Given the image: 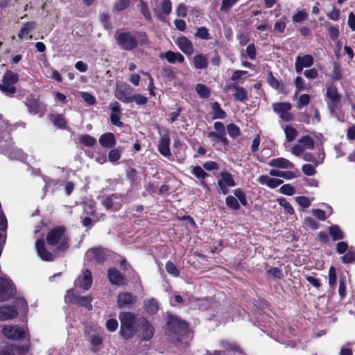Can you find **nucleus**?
Returning a JSON list of instances; mask_svg holds the SVG:
<instances>
[{
	"mask_svg": "<svg viewBox=\"0 0 355 355\" xmlns=\"http://www.w3.org/2000/svg\"><path fill=\"white\" fill-rule=\"evenodd\" d=\"M269 174L273 177H280L286 180H291L295 178V175L293 171H282L276 169H272L269 171Z\"/></svg>",
	"mask_w": 355,
	"mask_h": 355,
	"instance_id": "37",
	"label": "nucleus"
},
{
	"mask_svg": "<svg viewBox=\"0 0 355 355\" xmlns=\"http://www.w3.org/2000/svg\"><path fill=\"white\" fill-rule=\"evenodd\" d=\"M328 232L333 241H339L344 239V233L337 225H332L328 228Z\"/></svg>",
	"mask_w": 355,
	"mask_h": 355,
	"instance_id": "35",
	"label": "nucleus"
},
{
	"mask_svg": "<svg viewBox=\"0 0 355 355\" xmlns=\"http://www.w3.org/2000/svg\"><path fill=\"white\" fill-rule=\"evenodd\" d=\"M196 37L205 40H208L211 38L209 30L205 26H201L197 29Z\"/></svg>",
	"mask_w": 355,
	"mask_h": 355,
	"instance_id": "54",
	"label": "nucleus"
},
{
	"mask_svg": "<svg viewBox=\"0 0 355 355\" xmlns=\"http://www.w3.org/2000/svg\"><path fill=\"white\" fill-rule=\"evenodd\" d=\"M233 192L236 198L239 200L243 206H246L248 205L246 194L241 188L234 189Z\"/></svg>",
	"mask_w": 355,
	"mask_h": 355,
	"instance_id": "49",
	"label": "nucleus"
},
{
	"mask_svg": "<svg viewBox=\"0 0 355 355\" xmlns=\"http://www.w3.org/2000/svg\"><path fill=\"white\" fill-rule=\"evenodd\" d=\"M313 276L306 275H304V277L306 280L309 283H310L313 287L318 289L322 286L320 280L315 277L316 275L315 272H313Z\"/></svg>",
	"mask_w": 355,
	"mask_h": 355,
	"instance_id": "56",
	"label": "nucleus"
},
{
	"mask_svg": "<svg viewBox=\"0 0 355 355\" xmlns=\"http://www.w3.org/2000/svg\"><path fill=\"white\" fill-rule=\"evenodd\" d=\"M101 146L103 148H112L116 144V139L112 132H106L101 135L98 139Z\"/></svg>",
	"mask_w": 355,
	"mask_h": 355,
	"instance_id": "22",
	"label": "nucleus"
},
{
	"mask_svg": "<svg viewBox=\"0 0 355 355\" xmlns=\"http://www.w3.org/2000/svg\"><path fill=\"white\" fill-rule=\"evenodd\" d=\"M161 75L164 81H172L176 78L175 68L171 66L163 67Z\"/></svg>",
	"mask_w": 355,
	"mask_h": 355,
	"instance_id": "34",
	"label": "nucleus"
},
{
	"mask_svg": "<svg viewBox=\"0 0 355 355\" xmlns=\"http://www.w3.org/2000/svg\"><path fill=\"white\" fill-rule=\"evenodd\" d=\"M164 331L166 336L180 341L182 338L188 336L189 324L180 317L171 313H167Z\"/></svg>",
	"mask_w": 355,
	"mask_h": 355,
	"instance_id": "2",
	"label": "nucleus"
},
{
	"mask_svg": "<svg viewBox=\"0 0 355 355\" xmlns=\"http://www.w3.org/2000/svg\"><path fill=\"white\" fill-rule=\"evenodd\" d=\"M284 132L287 141H293L297 135V130L291 125H286L284 128Z\"/></svg>",
	"mask_w": 355,
	"mask_h": 355,
	"instance_id": "42",
	"label": "nucleus"
},
{
	"mask_svg": "<svg viewBox=\"0 0 355 355\" xmlns=\"http://www.w3.org/2000/svg\"><path fill=\"white\" fill-rule=\"evenodd\" d=\"M3 334L13 340H23L26 338V331L23 327L17 325H5L2 329Z\"/></svg>",
	"mask_w": 355,
	"mask_h": 355,
	"instance_id": "8",
	"label": "nucleus"
},
{
	"mask_svg": "<svg viewBox=\"0 0 355 355\" xmlns=\"http://www.w3.org/2000/svg\"><path fill=\"white\" fill-rule=\"evenodd\" d=\"M66 227L62 225L51 229L46 234V243L51 246H56V251L64 252L69 248L70 239L66 233Z\"/></svg>",
	"mask_w": 355,
	"mask_h": 355,
	"instance_id": "3",
	"label": "nucleus"
},
{
	"mask_svg": "<svg viewBox=\"0 0 355 355\" xmlns=\"http://www.w3.org/2000/svg\"><path fill=\"white\" fill-rule=\"evenodd\" d=\"M192 174L200 180V185L208 189V185L204 181V180L209 176V174L206 173L200 166H196L193 168Z\"/></svg>",
	"mask_w": 355,
	"mask_h": 355,
	"instance_id": "31",
	"label": "nucleus"
},
{
	"mask_svg": "<svg viewBox=\"0 0 355 355\" xmlns=\"http://www.w3.org/2000/svg\"><path fill=\"white\" fill-rule=\"evenodd\" d=\"M279 192L284 195L292 196L295 193V189L291 184H285L280 187Z\"/></svg>",
	"mask_w": 355,
	"mask_h": 355,
	"instance_id": "61",
	"label": "nucleus"
},
{
	"mask_svg": "<svg viewBox=\"0 0 355 355\" xmlns=\"http://www.w3.org/2000/svg\"><path fill=\"white\" fill-rule=\"evenodd\" d=\"M166 270L168 274L173 277H177L180 275V270L176 267L175 264L171 261H168L166 263Z\"/></svg>",
	"mask_w": 355,
	"mask_h": 355,
	"instance_id": "51",
	"label": "nucleus"
},
{
	"mask_svg": "<svg viewBox=\"0 0 355 355\" xmlns=\"http://www.w3.org/2000/svg\"><path fill=\"white\" fill-rule=\"evenodd\" d=\"M19 75L10 70H7L2 78L0 90L8 96H12L16 92L15 85L19 81Z\"/></svg>",
	"mask_w": 355,
	"mask_h": 355,
	"instance_id": "5",
	"label": "nucleus"
},
{
	"mask_svg": "<svg viewBox=\"0 0 355 355\" xmlns=\"http://www.w3.org/2000/svg\"><path fill=\"white\" fill-rule=\"evenodd\" d=\"M257 181L261 184H266L271 189H275L279 185L282 184L284 182L281 179L270 178L268 175H261L258 178Z\"/></svg>",
	"mask_w": 355,
	"mask_h": 355,
	"instance_id": "28",
	"label": "nucleus"
},
{
	"mask_svg": "<svg viewBox=\"0 0 355 355\" xmlns=\"http://www.w3.org/2000/svg\"><path fill=\"white\" fill-rule=\"evenodd\" d=\"M121 115L122 113H111L110 116L111 123L116 127H123L124 123L120 120Z\"/></svg>",
	"mask_w": 355,
	"mask_h": 355,
	"instance_id": "53",
	"label": "nucleus"
},
{
	"mask_svg": "<svg viewBox=\"0 0 355 355\" xmlns=\"http://www.w3.org/2000/svg\"><path fill=\"white\" fill-rule=\"evenodd\" d=\"M79 141L85 147H93L96 144V139L87 134L80 135Z\"/></svg>",
	"mask_w": 355,
	"mask_h": 355,
	"instance_id": "39",
	"label": "nucleus"
},
{
	"mask_svg": "<svg viewBox=\"0 0 355 355\" xmlns=\"http://www.w3.org/2000/svg\"><path fill=\"white\" fill-rule=\"evenodd\" d=\"M138 331L141 332V339L144 340H150L155 333L153 326L144 317L137 319Z\"/></svg>",
	"mask_w": 355,
	"mask_h": 355,
	"instance_id": "10",
	"label": "nucleus"
},
{
	"mask_svg": "<svg viewBox=\"0 0 355 355\" xmlns=\"http://www.w3.org/2000/svg\"><path fill=\"white\" fill-rule=\"evenodd\" d=\"M268 164L277 168H294V164L288 159L284 157H277L270 159Z\"/></svg>",
	"mask_w": 355,
	"mask_h": 355,
	"instance_id": "23",
	"label": "nucleus"
},
{
	"mask_svg": "<svg viewBox=\"0 0 355 355\" xmlns=\"http://www.w3.org/2000/svg\"><path fill=\"white\" fill-rule=\"evenodd\" d=\"M273 111L281 116L286 111L291 110L292 105L289 102H278L272 104Z\"/></svg>",
	"mask_w": 355,
	"mask_h": 355,
	"instance_id": "33",
	"label": "nucleus"
},
{
	"mask_svg": "<svg viewBox=\"0 0 355 355\" xmlns=\"http://www.w3.org/2000/svg\"><path fill=\"white\" fill-rule=\"evenodd\" d=\"M144 308L149 315H153L157 313L159 307L157 300L151 297L144 301Z\"/></svg>",
	"mask_w": 355,
	"mask_h": 355,
	"instance_id": "27",
	"label": "nucleus"
},
{
	"mask_svg": "<svg viewBox=\"0 0 355 355\" xmlns=\"http://www.w3.org/2000/svg\"><path fill=\"white\" fill-rule=\"evenodd\" d=\"M80 295L73 288L69 289L64 296L65 302L67 303L76 304L80 298Z\"/></svg>",
	"mask_w": 355,
	"mask_h": 355,
	"instance_id": "38",
	"label": "nucleus"
},
{
	"mask_svg": "<svg viewBox=\"0 0 355 355\" xmlns=\"http://www.w3.org/2000/svg\"><path fill=\"white\" fill-rule=\"evenodd\" d=\"M267 274H270L274 278L282 279L284 277L282 270L278 267H273L266 271Z\"/></svg>",
	"mask_w": 355,
	"mask_h": 355,
	"instance_id": "59",
	"label": "nucleus"
},
{
	"mask_svg": "<svg viewBox=\"0 0 355 355\" xmlns=\"http://www.w3.org/2000/svg\"><path fill=\"white\" fill-rule=\"evenodd\" d=\"M311 101V96L309 94H302L298 100L297 104V108L301 109L303 107L307 105Z\"/></svg>",
	"mask_w": 355,
	"mask_h": 355,
	"instance_id": "57",
	"label": "nucleus"
},
{
	"mask_svg": "<svg viewBox=\"0 0 355 355\" xmlns=\"http://www.w3.org/2000/svg\"><path fill=\"white\" fill-rule=\"evenodd\" d=\"M331 78L335 81L340 80L343 78L340 66L337 63L334 65Z\"/></svg>",
	"mask_w": 355,
	"mask_h": 355,
	"instance_id": "62",
	"label": "nucleus"
},
{
	"mask_svg": "<svg viewBox=\"0 0 355 355\" xmlns=\"http://www.w3.org/2000/svg\"><path fill=\"white\" fill-rule=\"evenodd\" d=\"M86 256L91 261L103 264L107 259V249L101 246L92 248L87 250Z\"/></svg>",
	"mask_w": 355,
	"mask_h": 355,
	"instance_id": "12",
	"label": "nucleus"
},
{
	"mask_svg": "<svg viewBox=\"0 0 355 355\" xmlns=\"http://www.w3.org/2000/svg\"><path fill=\"white\" fill-rule=\"evenodd\" d=\"M327 98L329 100L327 103L329 109L334 112L338 107L341 101V94L338 93V88L334 85H331L327 87L325 94Z\"/></svg>",
	"mask_w": 355,
	"mask_h": 355,
	"instance_id": "9",
	"label": "nucleus"
},
{
	"mask_svg": "<svg viewBox=\"0 0 355 355\" xmlns=\"http://www.w3.org/2000/svg\"><path fill=\"white\" fill-rule=\"evenodd\" d=\"M107 278L111 284L124 286L128 284V279L116 268L110 267L107 270Z\"/></svg>",
	"mask_w": 355,
	"mask_h": 355,
	"instance_id": "13",
	"label": "nucleus"
},
{
	"mask_svg": "<svg viewBox=\"0 0 355 355\" xmlns=\"http://www.w3.org/2000/svg\"><path fill=\"white\" fill-rule=\"evenodd\" d=\"M337 276L336 268L334 266H331L329 270V284L330 287L333 288L336 283Z\"/></svg>",
	"mask_w": 355,
	"mask_h": 355,
	"instance_id": "63",
	"label": "nucleus"
},
{
	"mask_svg": "<svg viewBox=\"0 0 355 355\" xmlns=\"http://www.w3.org/2000/svg\"><path fill=\"white\" fill-rule=\"evenodd\" d=\"M193 67L196 69H205L208 67V60L202 53H199L193 57Z\"/></svg>",
	"mask_w": 355,
	"mask_h": 355,
	"instance_id": "30",
	"label": "nucleus"
},
{
	"mask_svg": "<svg viewBox=\"0 0 355 355\" xmlns=\"http://www.w3.org/2000/svg\"><path fill=\"white\" fill-rule=\"evenodd\" d=\"M116 44L121 50L131 51L140 45L148 44V35L144 31H137L135 33L130 31H116L114 35Z\"/></svg>",
	"mask_w": 355,
	"mask_h": 355,
	"instance_id": "1",
	"label": "nucleus"
},
{
	"mask_svg": "<svg viewBox=\"0 0 355 355\" xmlns=\"http://www.w3.org/2000/svg\"><path fill=\"white\" fill-rule=\"evenodd\" d=\"M92 282L93 279L91 271L89 269H85L83 272V277L80 276L76 279L75 284L87 291L91 288Z\"/></svg>",
	"mask_w": 355,
	"mask_h": 355,
	"instance_id": "19",
	"label": "nucleus"
},
{
	"mask_svg": "<svg viewBox=\"0 0 355 355\" xmlns=\"http://www.w3.org/2000/svg\"><path fill=\"white\" fill-rule=\"evenodd\" d=\"M196 92L202 98H208L211 95L210 89L207 85L201 83L196 85Z\"/></svg>",
	"mask_w": 355,
	"mask_h": 355,
	"instance_id": "41",
	"label": "nucleus"
},
{
	"mask_svg": "<svg viewBox=\"0 0 355 355\" xmlns=\"http://www.w3.org/2000/svg\"><path fill=\"white\" fill-rule=\"evenodd\" d=\"M25 105L32 114H39L42 116L46 112V105L41 103L38 98H35L33 94H30L26 98Z\"/></svg>",
	"mask_w": 355,
	"mask_h": 355,
	"instance_id": "6",
	"label": "nucleus"
},
{
	"mask_svg": "<svg viewBox=\"0 0 355 355\" xmlns=\"http://www.w3.org/2000/svg\"><path fill=\"white\" fill-rule=\"evenodd\" d=\"M130 100L131 103L135 102L139 105H145L148 102V98L141 94H135L132 95Z\"/></svg>",
	"mask_w": 355,
	"mask_h": 355,
	"instance_id": "58",
	"label": "nucleus"
},
{
	"mask_svg": "<svg viewBox=\"0 0 355 355\" xmlns=\"http://www.w3.org/2000/svg\"><path fill=\"white\" fill-rule=\"evenodd\" d=\"M35 26L36 23L35 21H27L24 24L18 34L19 38L22 39L25 35H28L32 30H33Z\"/></svg>",
	"mask_w": 355,
	"mask_h": 355,
	"instance_id": "40",
	"label": "nucleus"
},
{
	"mask_svg": "<svg viewBox=\"0 0 355 355\" xmlns=\"http://www.w3.org/2000/svg\"><path fill=\"white\" fill-rule=\"evenodd\" d=\"M35 247L38 256L41 259L46 261H52L53 260V255L46 250L43 239H37L35 242Z\"/></svg>",
	"mask_w": 355,
	"mask_h": 355,
	"instance_id": "21",
	"label": "nucleus"
},
{
	"mask_svg": "<svg viewBox=\"0 0 355 355\" xmlns=\"http://www.w3.org/2000/svg\"><path fill=\"white\" fill-rule=\"evenodd\" d=\"M298 142L307 149H313L314 148V141L309 135L302 136L299 139Z\"/></svg>",
	"mask_w": 355,
	"mask_h": 355,
	"instance_id": "50",
	"label": "nucleus"
},
{
	"mask_svg": "<svg viewBox=\"0 0 355 355\" xmlns=\"http://www.w3.org/2000/svg\"><path fill=\"white\" fill-rule=\"evenodd\" d=\"M135 302L136 297L130 292L120 293L117 296V306L120 309L130 306Z\"/></svg>",
	"mask_w": 355,
	"mask_h": 355,
	"instance_id": "17",
	"label": "nucleus"
},
{
	"mask_svg": "<svg viewBox=\"0 0 355 355\" xmlns=\"http://www.w3.org/2000/svg\"><path fill=\"white\" fill-rule=\"evenodd\" d=\"M110 150L108 152L107 157L110 162L115 163L118 162L121 157L123 150V147L119 146L116 148H110Z\"/></svg>",
	"mask_w": 355,
	"mask_h": 355,
	"instance_id": "36",
	"label": "nucleus"
},
{
	"mask_svg": "<svg viewBox=\"0 0 355 355\" xmlns=\"http://www.w3.org/2000/svg\"><path fill=\"white\" fill-rule=\"evenodd\" d=\"M102 344L103 339L98 336H94L91 340L92 350L94 352L98 351V347Z\"/></svg>",
	"mask_w": 355,
	"mask_h": 355,
	"instance_id": "64",
	"label": "nucleus"
},
{
	"mask_svg": "<svg viewBox=\"0 0 355 355\" xmlns=\"http://www.w3.org/2000/svg\"><path fill=\"white\" fill-rule=\"evenodd\" d=\"M214 127L216 131H220V133L214 134L212 135L218 137L220 142H221L224 146H229L230 141L226 137L227 132L223 123L220 121H216L214 123Z\"/></svg>",
	"mask_w": 355,
	"mask_h": 355,
	"instance_id": "24",
	"label": "nucleus"
},
{
	"mask_svg": "<svg viewBox=\"0 0 355 355\" xmlns=\"http://www.w3.org/2000/svg\"><path fill=\"white\" fill-rule=\"evenodd\" d=\"M225 204L228 208L234 211H237L241 208L238 200L236 198V197L232 196H228L226 197Z\"/></svg>",
	"mask_w": 355,
	"mask_h": 355,
	"instance_id": "43",
	"label": "nucleus"
},
{
	"mask_svg": "<svg viewBox=\"0 0 355 355\" xmlns=\"http://www.w3.org/2000/svg\"><path fill=\"white\" fill-rule=\"evenodd\" d=\"M170 144L171 139L168 134H164L160 137L157 145V150L162 156L168 157L171 155Z\"/></svg>",
	"mask_w": 355,
	"mask_h": 355,
	"instance_id": "15",
	"label": "nucleus"
},
{
	"mask_svg": "<svg viewBox=\"0 0 355 355\" xmlns=\"http://www.w3.org/2000/svg\"><path fill=\"white\" fill-rule=\"evenodd\" d=\"M131 87L128 84H124L116 88L115 96L123 103H131Z\"/></svg>",
	"mask_w": 355,
	"mask_h": 355,
	"instance_id": "16",
	"label": "nucleus"
},
{
	"mask_svg": "<svg viewBox=\"0 0 355 355\" xmlns=\"http://www.w3.org/2000/svg\"><path fill=\"white\" fill-rule=\"evenodd\" d=\"M314 63L313 57L310 54L303 56L297 55L295 58V70L296 73H300L304 68L311 67Z\"/></svg>",
	"mask_w": 355,
	"mask_h": 355,
	"instance_id": "14",
	"label": "nucleus"
},
{
	"mask_svg": "<svg viewBox=\"0 0 355 355\" xmlns=\"http://www.w3.org/2000/svg\"><path fill=\"white\" fill-rule=\"evenodd\" d=\"M303 226L306 229L317 230L319 227V223L312 217H306L303 222Z\"/></svg>",
	"mask_w": 355,
	"mask_h": 355,
	"instance_id": "47",
	"label": "nucleus"
},
{
	"mask_svg": "<svg viewBox=\"0 0 355 355\" xmlns=\"http://www.w3.org/2000/svg\"><path fill=\"white\" fill-rule=\"evenodd\" d=\"M15 288L10 279L0 277V302L9 300L15 294Z\"/></svg>",
	"mask_w": 355,
	"mask_h": 355,
	"instance_id": "7",
	"label": "nucleus"
},
{
	"mask_svg": "<svg viewBox=\"0 0 355 355\" xmlns=\"http://www.w3.org/2000/svg\"><path fill=\"white\" fill-rule=\"evenodd\" d=\"M211 119L213 120L215 119H224L227 116V114L225 110H223L219 103L214 102L211 104Z\"/></svg>",
	"mask_w": 355,
	"mask_h": 355,
	"instance_id": "29",
	"label": "nucleus"
},
{
	"mask_svg": "<svg viewBox=\"0 0 355 355\" xmlns=\"http://www.w3.org/2000/svg\"><path fill=\"white\" fill-rule=\"evenodd\" d=\"M221 179H219L217 182L218 184V192L226 195L229 192L228 187H234L236 182L229 172H222L220 173Z\"/></svg>",
	"mask_w": 355,
	"mask_h": 355,
	"instance_id": "11",
	"label": "nucleus"
},
{
	"mask_svg": "<svg viewBox=\"0 0 355 355\" xmlns=\"http://www.w3.org/2000/svg\"><path fill=\"white\" fill-rule=\"evenodd\" d=\"M92 297L90 295L87 296H80L78 301L76 304H78L81 306L87 308L88 310L92 309Z\"/></svg>",
	"mask_w": 355,
	"mask_h": 355,
	"instance_id": "45",
	"label": "nucleus"
},
{
	"mask_svg": "<svg viewBox=\"0 0 355 355\" xmlns=\"http://www.w3.org/2000/svg\"><path fill=\"white\" fill-rule=\"evenodd\" d=\"M294 84L296 88L294 96L296 97L300 92L304 90L306 88L304 79L301 76H297L295 78Z\"/></svg>",
	"mask_w": 355,
	"mask_h": 355,
	"instance_id": "52",
	"label": "nucleus"
},
{
	"mask_svg": "<svg viewBox=\"0 0 355 355\" xmlns=\"http://www.w3.org/2000/svg\"><path fill=\"white\" fill-rule=\"evenodd\" d=\"M227 131L230 137L235 139L241 135L240 128L234 123H230L227 125Z\"/></svg>",
	"mask_w": 355,
	"mask_h": 355,
	"instance_id": "46",
	"label": "nucleus"
},
{
	"mask_svg": "<svg viewBox=\"0 0 355 355\" xmlns=\"http://www.w3.org/2000/svg\"><path fill=\"white\" fill-rule=\"evenodd\" d=\"M277 200L279 205L284 207L286 214L292 215L295 213L293 207L285 198L280 197Z\"/></svg>",
	"mask_w": 355,
	"mask_h": 355,
	"instance_id": "44",
	"label": "nucleus"
},
{
	"mask_svg": "<svg viewBox=\"0 0 355 355\" xmlns=\"http://www.w3.org/2000/svg\"><path fill=\"white\" fill-rule=\"evenodd\" d=\"M176 44L187 55H191L194 52V48L192 42L185 36H180L177 39Z\"/></svg>",
	"mask_w": 355,
	"mask_h": 355,
	"instance_id": "20",
	"label": "nucleus"
},
{
	"mask_svg": "<svg viewBox=\"0 0 355 355\" xmlns=\"http://www.w3.org/2000/svg\"><path fill=\"white\" fill-rule=\"evenodd\" d=\"M159 57L165 58L171 64L183 63L184 62V57L180 53H175L172 51H168L164 55L160 54Z\"/></svg>",
	"mask_w": 355,
	"mask_h": 355,
	"instance_id": "25",
	"label": "nucleus"
},
{
	"mask_svg": "<svg viewBox=\"0 0 355 355\" xmlns=\"http://www.w3.org/2000/svg\"><path fill=\"white\" fill-rule=\"evenodd\" d=\"M222 347L224 348V349L229 352H241V348L235 343H229L227 341L222 342L221 343Z\"/></svg>",
	"mask_w": 355,
	"mask_h": 355,
	"instance_id": "48",
	"label": "nucleus"
},
{
	"mask_svg": "<svg viewBox=\"0 0 355 355\" xmlns=\"http://www.w3.org/2000/svg\"><path fill=\"white\" fill-rule=\"evenodd\" d=\"M49 119L54 126L60 129H65L67 126V122L62 114H51Z\"/></svg>",
	"mask_w": 355,
	"mask_h": 355,
	"instance_id": "26",
	"label": "nucleus"
},
{
	"mask_svg": "<svg viewBox=\"0 0 355 355\" xmlns=\"http://www.w3.org/2000/svg\"><path fill=\"white\" fill-rule=\"evenodd\" d=\"M341 261L343 263H352L355 261V252L352 250H349L341 257Z\"/></svg>",
	"mask_w": 355,
	"mask_h": 355,
	"instance_id": "60",
	"label": "nucleus"
},
{
	"mask_svg": "<svg viewBox=\"0 0 355 355\" xmlns=\"http://www.w3.org/2000/svg\"><path fill=\"white\" fill-rule=\"evenodd\" d=\"M267 82L268 85L275 89H278L280 87L279 81L273 76L272 72L269 71L268 72Z\"/></svg>",
	"mask_w": 355,
	"mask_h": 355,
	"instance_id": "55",
	"label": "nucleus"
},
{
	"mask_svg": "<svg viewBox=\"0 0 355 355\" xmlns=\"http://www.w3.org/2000/svg\"><path fill=\"white\" fill-rule=\"evenodd\" d=\"M120 320L119 335L125 340L132 338L138 332L137 319L131 312H121L119 315Z\"/></svg>",
	"mask_w": 355,
	"mask_h": 355,
	"instance_id": "4",
	"label": "nucleus"
},
{
	"mask_svg": "<svg viewBox=\"0 0 355 355\" xmlns=\"http://www.w3.org/2000/svg\"><path fill=\"white\" fill-rule=\"evenodd\" d=\"M232 88L236 91L233 94L236 100L243 102L248 99V92L244 87H240L239 85L236 83L232 85Z\"/></svg>",
	"mask_w": 355,
	"mask_h": 355,
	"instance_id": "32",
	"label": "nucleus"
},
{
	"mask_svg": "<svg viewBox=\"0 0 355 355\" xmlns=\"http://www.w3.org/2000/svg\"><path fill=\"white\" fill-rule=\"evenodd\" d=\"M18 311L14 305L0 306V321H6L17 318Z\"/></svg>",
	"mask_w": 355,
	"mask_h": 355,
	"instance_id": "18",
	"label": "nucleus"
}]
</instances>
